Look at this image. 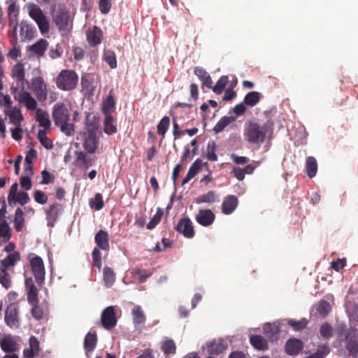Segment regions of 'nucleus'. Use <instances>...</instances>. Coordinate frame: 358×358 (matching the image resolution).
I'll use <instances>...</instances> for the list:
<instances>
[{
    "label": "nucleus",
    "mask_w": 358,
    "mask_h": 358,
    "mask_svg": "<svg viewBox=\"0 0 358 358\" xmlns=\"http://www.w3.org/2000/svg\"><path fill=\"white\" fill-rule=\"evenodd\" d=\"M6 115L9 117L10 122L15 126H20L23 120V116L21 110L17 108H14L10 111L6 112Z\"/></svg>",
    "instance_id": "obj_41"
},
{
    "label": "nucleus",
    "mask_w": 358,
    "mask_h": 358,
    "mask_svg": "<svg viewBox=\"0 0 358 358\" xmlns=\"http://www.w3.org/2000/svg\"><path fill=\"white\" fill-rule=\"evenodd\" d=\"M90 205L96 210H99L103 208L104 204L102 195L100 193H96L94 196V198L90 201Z\"/></svg>",
    "instance_id": "obj_61"
},
{
    "label": "nucleus",
    "mask_w": 358,
    "mask_h": 358,
    "mask_svg": "<svg viewBox=\"0 0 358 358\" xmlns=\"http://www.w3.org/2000/svg\"><path fill=\"white\" fill-rule=\"evenodd\" d=\"M34 198L36 203L45 204L48 201V196L41 190L37 189L34 192Z\"/></svg>",
    "instance_id": "obj_64"
},
{
    "label": "nucleus",
    "mask_w": 358,
    "mask_h": 358,
    "mask_svg": "<svg viewBox=\"0 0 358 358\" xmlns=\"http://www.w3.org/2000/svg\"><path fill=\"white\" fill-rule=\"evenodd\" d=\"M48 131H42L40 129L38 132L37 138L41 144L46 149L50 150L53 148V143L51 139H50L47 135Z\"/></svg>",
    "instance_id": "obj_45"
},
{
    "label": "nucleus",
    "mask_w": 358,
    "mask_h": 358,
    "mask_svg": "<svg viewBox=\"0 0 358 358\" xmlns=\"http://www.w3.org/2000/svg\"><path fill=\"white\" fill-rule=\"evenodd\" d=\"M81 85L83 90L92 93L96 89L94 76L91 73H85L81 77Z\"/></svg>",
    "instance_id": "obj_34"
},
{
    "label": "nucleus",
    "mask_w": 358,
    "mask_h": 358,
    "mask_svg": "<svg viewBox=\"0 0 358 358\" xmlns=\"http://www.w3.org/2000/svg\"><path fill=\"white\" fill-rule=\"evenodd\" d=\"M262 97V94L260 92L252 91L245 96L243 102L245 105L253 107L259 102Z\"/></svg>",
    "instance_id": "obj_38"
},
{
    "label": "nucleus",
    "mask_w": 358,
    "mask_h": 358,
    "mask_svg": "<svg viewBox=\"0 0 358 358\" xmlns=\"http://www.w3.org/2000/svg\"><path fill=\"white\" fill-rule=\"evenodd\" d=\"M0 283L7 289L11 287L12 281L9 273L7 272V270L1 268Z\"/></svg>",
    "instance_id": "obj_56"
},
{
    "label": "nucleus",
    "mask_w": 358,
    "mask_h": 358,
    "mask_svg": "<svg viewBox=\"0 0 358 358\" xmlns=\"http://www.w3.org/2000/svg\"><path fill=\"white\" fill-rule=\"evenodd\" d=\"M238 204V198L234 195L226 196L222 203V212L225 215L232 213Z\"/></svg>",
    "instance_id": "obj_25"
},
{
    "label": "nucleus",
    "mask_w": 358,
    "mask_h": 358,
    "mask_svg": "<svg viewBox=\"0 0 358 358\" xmlns=\"http://www.w3.org/2000/svg\"><path fill=\"white\" fill-rule=\"evenodd\" d=\"M133 322L135 327L138 328L145 322V314L140 306H135L132 310Z\"/></svg>",
    "instance_id": "obj_35"
},
{
    "label": "nucleus",
    "mask_w": 358,
    "mask_h": 358,
    "mask_svg": "<svg viewBox=\"0 0 358 358\" xmlns=\"http://www.w3.org/2000/svg\"><path fill=\"white\" fill-rule=\"evenodd\" d=\"M287 324L290 327H292L293 330L296 331H299L304 329L306 327L308 321L305 318H303L301 320L297 321L290 319L287 320Z\"/></svg>",
    "instance_id": "obj_51"
},
{
    "label": "nucleus",
    "mask_w": 358,
    "mask_h": 358,
    "mask_svg": "<svg viewBox=\"0 0 358 358\" xmlns=\"http://www.w3.org/2000/svg\"><path fill=\"white\" fill-rule=\"evenodd\" d=\"M48 47L47 40L41 38L28 48L32 55L37 56L38 58L43 57Z\"/></svg>",
    "instance_id": "obj_24"
},
{
    "label": "nucleus",
    "mask_w": 358,
    "mask_h": 358,
    "mask_svg": "<svg viewBox=\"0 0 358 358\" xmlns=\"http://www.w3.org/2000/svg\"><path fill=\"white\" fill-rule=\"evenodd\" d=\"M31 90L37 100L44 102L48 97V86L42 76L34 77L31 79Z\"/></svg>",
    "instance_id": "obj_8"
},
{
    "label": "nucleus",
    "mask_w": 358,
    "mask_h": 358,
    "mask_svg": "<svg viewBox=\"0 0 358 358\" xmlns=\"http://www.w3.org/2000/svg\"><path fill=\"white\" fill-rule=\"evenodd\" d=\"M53 22L62 36L70 34L73 29V19L69 10L66 8H59L53 16Z\"/></svg>",
    "instance_id": "obj_5"
},
{
    "label": "nucleus",
    "mask_w": 358,
    "mask_h": 358,
    "mask_svg": "<svg viewBox=\"0 0 358 358\" xmlns=\"http://www.w3.org/2000/svg\"><path fill=\"white\" fill-rule=\"evenodd\" d=\"M115 108V101L113 90L109 92L106 99L103 101L102 106V112L104 115H109L110 112Z\"/></svg>",
    "instance_id": "obj_37"
},
{
    "label": "nucleus",
    "mask_w": 358,
    "mask_h": 358,
    "mask_svg": "<svg viewBox=\"0 0 358 358\" xmlns=\"http://www.w3.org/2000/svg\"><path fill=\"white\" fill-rule=\"evenodd\" d=\"M331 309L330 303L327 301L322 300L317 306V311L321 316L326 317L331 311Z\"/></svg>",
    "instance_id": "obj_60"
},
{
    "label": "nucleus",
    "mask_w": 358,
    "mask_h": 358,
    "mask_svg": "<svg viewBox=\"0 0 358 358\" xmlns=\"http://www.w3.org/2000/svg\"><path fill=\"white\" fill-rule=\"evenodd\" d=\"M101 324L107 330H110L116 326L117 319L113 306H108L103 310L101 316Z\"/></svg>",
    "instance_id": "obj_10"
},
{
    "label": "nucleus",
    "mask_w": 358,
    "mask_h": 358,
    "mask_svg": "<svg viewBox=\"0 0 358 358\" xmlns=\"http://www.w3.org/2000/svg\"><path fill=\"white\" fill-rule=\"evenodd\" d=\"M21 255L18 251H14L9 254L5 259L1 262V268L8 270L10 266H13L20 260Z\"/></svg>",
    "instance_id": "obj_32"
},
{
    "label": "nucleus",
    "mask_w": 358,
    "mask_h": 358,
    "mask_svg": "<svg viewBox=\"0 0 358 358\" xmlns=\"http://www.w3.org/2000/svg\"><path fill=\"white\" fill-rule=\"evenodd\" d=\"M320 334L324 339H329L333 336L332 327L327 322L322 324L320 328Z\"/></svg>",
    "instance_id": "obj_57"
},
{
    "label": "nucleus",
    "mask_w": 358,
    "mask_h": 358,
    "mask_svg": "<svg viewBox=\"0 0 358 358\" xmlns=\"http://www.w3.org/2000/svg\"><path fill=\"white\" fill-rule=\"evenodd\" d=\"M98 143V138L94 131H90L85 134L83 147L88 153L94 154L97 149Z\"/></svg>",
    "instance_id": "obj_21"
},
{
    "label": "nucleus",
    "mask_w": 358,
    "mask_h": 358,
    "mask_svg": "<svg viewBox=\"0 0 358 358\" xmlns=\"http://www.w3.org/2000/svg\"><path fill=\"white\" fill-rule=\"evenodd\" d=\"M162 350L164 355L169 356L176 353V346L172 339H167L162 343Z\"/></svg>",
    "instance_id": "obj_47"
},
{
    "label": "nucleus",
    "mask_w": 358,
    "mask_h": 358,
    "mask_svg": "<svg viewBox=\"0 0 358 358\" xmlns=\"http://www.w3.org/2000/svg\"><path fill=\"white\" fill-rule=\"evenodd\" d=\"M103 33L101 29L94 26L92 29L87 31V40L90 45L96 46L102 41Z\"/></svg>",
    "instance_id": "obj_26"
},
{
    "label": "nucleus",
    "mask_w": 358,
    "mask_h": 358,
    "mask_svg": "<svg viewBox=\"0 0 358 358\" xmlns=\"http://www.w3.org/2000/svg\"><path fill=\"white\" fill-rule=\"evenodd\" d=\"M346 348L350 355H358V331L350 329L345 334Z\"/></svg>",
    "instance_id": "obj_12"
},
{
    "label": "nucleus",
    "mask_w": 358,
    "mask_h": 358,
    "mask_svg": "<svg viewBox=\"0 0 358 358\" xmlns=\"http://www.w3.org/2000/svg\"><path fill=\"white\" fill-rule=\"evenodd\" d=\"M176 229L187 238H193L194 236L192 222L188 217L180 219L176 227Z\"/></svg>",
    "instance_id": "obj_14"
},
{
    "label": "nucleus",
    "mask_w": 358,
    "mask_h": 358,
    "mask_svg": "<svg viewBox=\"0 0 358 358\" xmlns=\"http://www.w3.org/2000/svg\"><path fill=\"white\" fill-rule=\"evenodd\" d=\"M52 116L55 124L60 128L62 133L68 136L73 135L75 125L69 122L70 112L64 103L57 102L54 105Z\"/></svg>",
    "instance_id": "obj_1"
},
{
    "label": "nucleus",
    "mask_w": 358,
    "mask_h": 358,
    "mask_svg": "<svg viewBox=\"0 0 358 358\" xmlns=\"http://www.w3.org/2000/svg\"><path fill=\"white\" fill-rule=\"evenodd\" d=\"M250 344L254 348L258 350L264 351L268 349L267 340L260 335H252L250 337Z\"/></svg>",
    "instance_id": "obj_31"
},
{
    "label": "nucleus",
    "mask_w": 358,
    "mask_h": 358,
    "mask_svg": "<svg viewBox=\"0 0 358 358\" xmlns=\"http://www.w3.org/2000/svg\"><path fill=\"white\" fill-rule=\"evenodd\" d=\"M4 320L6 325L10 328L19 327V307L17 304L11 303L7 306L4 313Z\"/></svg>",
    "instance_id": "obj_9"
},
{
    "label": "nucleus",
    "mask_w": 358,
    "mask_h": 358,
    "mask_svg": "<svg viewBox=\"0 0 358 358\" xmlns=\"http://www.w3.org/2000/svg\"><path fill=\"white\" fill-rule=\"evenodd\" d=\"M62 210V206L57 203L51 204L45 210L48 226L54 227Z\"/></svg>",
    "instance_id": "obj_17"
},
{
    "label": "nucleus",
    "mask_w": 358,
    "mask_h": 358,
    "mask_svg": "<svg viewBox=\"0 0 358 358\" xmlns=\"http://www.w3.org/2000/svg\"><path fill=\"white\" fill-rule=\"evenodd\" d=\"M20 37L22 42L31 41L37 36L36 27L27 20H22L20 24Z\"/></svg>",
    "instance_id": "obj_11"
},
{
    "label": "nucleus",
    "mask_w": 358,
    "mask_h": 358,
    "mask_svg": "<svg viewBox=\"0 0 358 358\" xmlns=\"http://www.w3.org/2000/svg\"><path fill=\"white\" fill-rule=\"evenodd\" d=\"M264 333L271 340L277 339L280 331V324L277 322L266 323L263 327Z\"/></svg>",
    "instance_id": "obj_30"
},
{
    "label": "nucleus",
    "mask_w": 358,
    "mask_h": 358,
    "mask_svg": "<svg viewBox=\"0 0 358 358\" xmlns=\"http://www.w3.org/2000/svg\"><path fill=\"white\" fill-rule=\"evenodd\" d=\"M330 352V349L327 345H323L318 347L317 351L310 355L308 356L306 358H324L326 357Z\"/></svg>",
    "instance_id": "obj_55"
},
{
    "label": "nucleus",
    "mask_w": 358,
    "mask_h": 358,
    "mask_svg": "<svg viewBox=\"0 0 358 358\" xmlns=\"http://www.w3.org/2000/svg\"><path fill=\"white\" fill-rule=\"evenodd\" d=\"M103 60L111 69H115L117 67L116 55L114 51L105 50L103 52Z\"/></svg>",
    "instance_id": "obj_46"
},
{
    "label": "nucleus",
    "mask_w": 358,
    "mask_h": 358,
    "mask_svg": "<svg viewBox=\"0 0 358 358\" xmlns=\"http://www.w3.org/2000/svg\"><path fill=\"white\" fill-rule=\"evenodd\" d=\"M18 184L13 183L8 192V202L10 206H15L17 203L24 206L30 201L29 194L26 192H17Z\"/></svg>",
    "instance_id": "obj_7"
},
{
    "label": "nucleus",
    "mask_w": 358,
    "mask_h": 358,
    "mask_svg": "<svg viewBox=\"0 0 358 358\" xmlns=\"http://www.w3.org/2000/svg\"><path fill=\"white\" fill-rule=\"evenodd\" d=\"M273 122L268 120L259 125L255 122H249L245 130V135L249 143L254 144H259L264 142L266 135L271 134L273 131Z\"/></svg>",
    "instance_id": "obj_2"
},
{
    "label": "nucleus",
    "mask_w": 358,
    "mask_h": 358,
    "mask_svg": "<svg viewBox=\"0 0 358 358\" xmlns=\"http://www.w3.org/2000/svg\"><path fill=\"white\" fill-rule=\"evenodd\" d=\"M27 259L29 261L31 271L36 283L40 286L42 285L45 275V269L42 258L34 253H29Z\"/></svg>",
    "instance_id": "obj_6"
},
{
    "label": "nucleus",
    "mask_w": 358,
    "mask_h": 358,
    "mask_svg": "<svg viewBox=\"0 0 358 358\" xmlns=\"http://www.w3.org/2000/svg\"><path fill=\"white\" fill-rule=\"evenodd\" d=\"M216 144L215 142L212 141H209L207 145L206 157L209 161L216 162L217 160V155H216Z\"/></svg>",
    "instance_id": "obj_50"
},
{
    "label": "nucleus",
    "mask_w": 358,
    "mask_h": 358,
    "mask_svg": "<svg viewBox=\"0 0 358 358\" xmlns=\"http://www.w3.org/2000/svg\"><path fill=\"white\" fill-rule=\"evenodd\" d=\"M0 346L5 352H14L17 350L16 343L10 338H4L0 342Z\"/></svg>",
    "instance_id": "obj_42"
},
{
    "label": "nucleus",
    "mask_w": 358,
    "mask_h": 358,
    "mask_svg": "<svg viewBox=\"0 0 358 358\" xmlns=\"http://www.w3.org/2000/svg\"><path fill=\"white\" fill-rule=\"evenodd\" d=\"M194 73L199 78L203 85L208 88H212V79L208 73L203 68L196 66L194 69Z\"/></svg>",
    "instance_id": "obj_33"
},
{
    "label": "nucleus",
    "mask_w": 358,
    "mask_h": 358,
    "mask_svg": "<svg viewBox=\"0 0 358 358\" xmlns=\"http://www.w3.org/2000/svg\"><path fill=\"white\" fill-rule=\"evenodd\" d=\"M8 36L13 48L10 50L8 56L13 59H17L21 55L20 48L18 45V39L17 31L15 30H9Z\"/></svg>",
    "instance_id": "obj_19"
},
{
    "label": "nucleus",
    "mask_w": 358,
    "mask_h": 358,
    "mask_svg": "<svg viewBox=\"0 0 358 358\" xmlns=\"http://www.w3.org/2000/svg\"><path fill=\"white\" fill-rule=\"evenodd\" d=\"M215 218V214L210 209L200 210L195 217L196 222L203 227H208L212 224Z\"/></svg>",
    "instance_id": "obj_16"
},
{
    "label": "nucleus",
    "mask_w": 358,
    "mask_h": 358,
    "mask_svg": "<svg viewBox=\"0 0 358 358\" xmlns=\"http://www.w3.org/2000/svg\"><path fill=\"white\" fill-rule=\"evenodd\" d=\"M98 341L96 332L95 331H89L84 339V349L86 356L90 357V354L95 349Z\"/></svg>",
    "instance_id": "obj_18"
},
{
    "label": "nucleus",
    "mask_w": 358,
    "mask_h": 358,
    "mask_svg": "<svg viewBox=\"0 0 358 358\" xmlns=\"http://www.w3.org/2000/svg\"><path fill=\"white\" fill-rule=\"evenodd\" d=\"M216 199V194L214 191H209L206 194H202L196 198L197 203H213Z\"/></svg>",
    "instance_id": "obj_54"
},
{
    "label": "nucleus",
    "mask_w": 358,
    "mask_h": 358,
    "mask_svg": "<svg viewBox=\"0 0 358 358\" xmlns=\"http://www.w3.org/2000/svg\"><path fill=\"white\" fill-rule=\"evenodd\" d=\"M164 212L161 208H158L156 214L152 217L150 221L147 224L148 229H154L161 221Z\"/></svg>",
    "instance_id": "obj_59"
},
{
    "label": "nucleus",
    "mask_w": 358,
    "mask_h": 358,
    "mask_svg": "<svg viewBox=\"0 0 358 358\" xmlns=\"http://www.w3.org/2000/svg\"><path fill=\"white\" fill-rule=\"evenodd\" d=\"M75 154L76 156V162L79 167L87 169L94 164V159L88 156L87 153L82 151H76Z\"/></svg>",
    "instance_id": "obj_29"
},
{
    "label": "nucleus",
    "mask_w": 358,
    "mask_h": 358,
    "mask_svg": "<svg viewBox=\"0 0 358 358\" xmlns=\"http://www.w3.org/2000/svg\"><path fill=\"white\" fill-rule=\"evenodd\" d=\"M0 236L4 243L8 241L11 237L10 229L6 220L0 221Z\"/></svg>",
    "instance_id": "obj_48"
},
{
    "label": "nucleus",
    "mask_w": 358,
    "mask_h": 358,
    "mask_svg": "<svg viewBox=\"0 0 358 358\" xmlns=\"http://www.w3.org/2000/svg\"><path fill=\"white\" fill-rule=\"evenodd\" d=\"M29 16L36 22L42 34H48L50 31L48 19L43 10L34 3L26 5Z\"/></svg>",
    "instance_id": "obj_4"
},
{
    "label": "nucleus",
    "mask_w": 358,
    "mask_h": 358,
    "mask_svg": "<svg viewBox=\"0 0 358 358\" xmlns=\"http://www.w3.org/2000/svg\"><path fill=\"white\" fill-rule=\"evenodd\" d=\"M303 343L301 340L296 338H290L285 343V352L289 355H297L303 349Z\"/></svg>",
    "instance_id": "obj_15"
},
{
    "label": "nucleus",
    "mask_w": 358,
    "mask_h": 358,
    "mask_svg": "<svg viewBox=\"0 0 358 358\" xmlns=\"http://www.w3.org/2000/svg\"><path fill=\"white\" fill-rule=\"evenodd\" d=\"M8 25L10 28V30H15L17 31L18 27V16L20 13L18 6L15 1H13L8 7Z\"/></svg>",
    "instance_id": "obj_13"
},
{
    "label": "nucleus",
    "mask_w": 358,
    "mask_h": 358,
    "mask_svg": "<svg viewBox=\"0 0 358 358\" xmlns=\"http://www.w3.org/2000/svg\"><path fill=\"white\" fill-rule=\"evenodd\" d=\"M31 314L36 320H41L44 317L45 310L38 303L31 304Z\"/></svg>",
    "instance_id": "obj_53"
},
{
    "label": "nucleus",
    "mask_w": 358,
    "mask_h": 358,
    "mask_svg": "<svg viewBox=\"0 0 358 358\" xmlns=\"http://www.w3.org/2000/svg\"><path fill=\"white\" fill-rule=\"evenodd\" d=\"M306 170L309 178L315 176L317 171V162L314 157L310 156L306 158Z\"/></svg>",
    "instance_id": "obj_39"
},
{
    "label": "nucleus",
    "mask_w": 358,
    "mask_h": 358,
    "mask_svg": "<svg viewBox=\"0 0 358 358\" xmlns=\"http://www.w3.org/2000/svg\"><path fill=\"white\" fill-rule=\"evenodd\" d=\"M38 294L36 287H32L31 289L27 290V301L30 305L38 303Z\"/></svg>",
    "instance_id": "obj_63"
},
{
    "label": "nucleus",
    "mask_w": 358,
    "mask_h": 358,
    "mask_svg": "<svg viewBox=\"0 0 358 358\" xmlns=\"http://www.w3.org/2000/svg\"><path fill=\"white\" fill-rule=\"evenodd\" d=\"M231 121L232 119L231 117H222L214 127L213 131L217 134L222 131L225 127H227L231 123Z\"/></svg>",
    "instance_id": "obj_52"
},
{
    "label": "nucleus",
    "mask_w": 358,
    "mask_h": 358,
    "mask_svg": "<svg viewBox=\"0 0 358 358\" xmlns=\"http://www.w3.org/2000/svg\"><path fill=\"white\" fill-rule=\"evenodd\" d=\"M78 80V75L75 71L63 69L55 78V85L60 90L72 91L77 87Z\"/></svg>",
    "instance_id": "obj_3"
},
{
    "label": "nucleus",
    "mask_w": 358,
    "mask_h": 358,
    "mask_svg": "<svg viewBox=\"0 0 358 358\" xmlns=\"http://www.w3.org/2000/svg\"><path fill=\"white\" fill-rule=\"evenodd\" d=\"M114 118L109 115H105V119L103 122L104 132L107 134H112L117 132V127L114 125Z\"/></svg>",
    "instance_id": "obj_43"
},
{
    "label": "nucleus",
    "mask_w": 358,
    "mask_h": 358,
    "mask_svg": "<svg viewBox=\"0 0 358 358\" xmlns=\"http://www.w3.org/2000/svg\"><path fill=\"white\" fill-rule=\"evenodd\" d=\"M39 352V342L38 339L32 336L29 338V346L24 349L23 356L24 358H34Z\"/></svg>",
    "instance_id": "obj_28"
},
{
    "label": "nucleus",
    "mask_w": 358,
    "mask_h": 358,
    "mask_svg": "<svg viewBox=\"0 0 358 358\" xmlns=\"http://www.w3.org/2000/svg\"><path fill=\"white\" fill-rule=\"evenodd\" d=\"M24 225V212L20 208H17L15 213L14 226L17 231H22Z\"/></svg>",
    "instance_id": "obj_44"
},
{
    "label": "nucleus",
    "mask_w": 358,
    "mask_h": 358,
    "mask_svg": "<svg viewBox=\"0 0 358 358\" xmlns=\"http://www.w3.org/2000/svg\"><path fill=\"white\" fill-rule=\"evenodd\" d=\"M22 91L20 92L17 96H15V99H17L20 103H23L30 110H36L37 108V102L34 99L31 94L27 91Z\"/></svg>",
    "instance_id": "obj_20"
},
{
    "label": "nucleus",
    "mask_w": 358,
    "mask_h": 358,
    "mask_svg": "<svg viewBox=\"0 0 358 358\" xmlns=\"http://www.w3.org/2000/svg\"><path fill=\"white\" fill-rule=\"evenodd\" d=\"M35 118L39 125L43 128V129H41L42 131H49L50 129L51 122L48 112L41 108H37Z\"/></svg>",
    "instance_id": "obj_27"
},
{
    "label": "nucleus",
    "mask_w": 358,
    "mask_h": 358,
    "mask_svg": "<svg viewBox=\"0 0 358 358\" xmlns=\"http://www.w3.org/2000/svg\"><path fill=\"white\" fill-rule=\"evenodd\" d=\"M94 241L96 248L105 251L109 250V235L106 231L100 229L94 236Z\"/></svg>",
    "instance_id": "obj_23"
},
{
    "label": "nucleus",
    "mask_w": 358,
    "mask_h": 358,
    "mask_svg": "<svg viewBox=\"0 0 358 358\" xmlns=\"http://www.w3.org/2000/svg\"><path fill=\"white\" fill-rule=\"evenodd\" d=\"M227 83L228 77L226 76H222L221 78H219L215 85L213 87V92L217 94H220L225 88Z\"/></svg>",
    "instance_id": "obj_58"
},
{
    "label": "nucleus",
    "mask_w": 358,
    "mask_h": 358,
    "mask_svg": "<svg viewBox=\"0 0 358 358\" xmlns=\"http://www.w3.org/2000/svg\"><path fill=\"white\" fill-rule=\"evenodd\" d=\"M103 279L105 285L107 287H111L116 279L114 271L108 266H105L103 270Z\"/></svg>",
    "instance_id": "obj_40"
},
{
    "label": "nucleus",
    "mask_w": 358,
    "mask_h": 358,
    "mask_svg": "<svg viewBox=\"0 0 358 358\" xmlns=\"http://www.w3.org/2000/svg\"><path fill=\"white\" fill-rule=\"evenodd\" d=\"M12 76L17 80V85L24 90L27 80L25 79V71L22 63H17L12 69Z\"/></svg>",
    "instance_id": "obj_22"
},
{
    "label": "nucleus",
    "mask_w": 358,
    "mask_h": 358,
    "mask_svg": "<svg viewBox=\"0 0 358 358\" xmlns=\"http://www.w3.org/2000/svg\"><path fill=\"white\" fill-rule=\"evenodd\" d=\"M227 348V343L222 339L215 341L208 346V350L210 354L218 355L223 352Z\"/></svg>",
    "instance_id": "obj_36"
},
{
    "label": "nucleus",
    "mask_w": 358,
    "mask_h": 358,
    "mask_svg": "<svg viewBox=\"0 0 358 358\" xmlns=\"http://www.w3.org/2000/svg\"><path fill=\"white\" fill-rule=\"evenodd\" d=\"M170 125V118L168 116L163 117L157 124V132L162 136V138H164L166 131Z\"/></svg>",
    "instance_id": "obj_49"
},
{
    "label": "nucleus",
    "mask_w": 358,
    "mask_h": 358,
    "mask_svg": "<svg viewBox=\"0 0 358 358\" xmlns=\"http://www.w3.org/2000/svg\"><path fill=\"white\" fill-rule=\"evenodd\" d=\"M99 250L100 249L98 248H94L92 250V257L93 266L96 267L99 270H101L102 263L101 254Z\"/></svg>",
    "instance_id": "obj_62"
}]
</instances>
